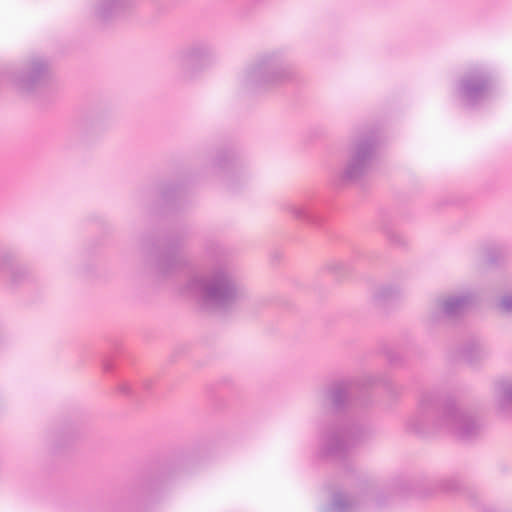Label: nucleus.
I'll use <instances>...</instances> for the list:
<instances>
[{
    "mask_svg": "<svg viewBox=\"0 0 512 512\" xmlns=\"http://www.w3.org/2000/svg\"><path fill=\"white\" fill-rule=\"evenodd\" d=\"M376 151V140L373 134L355 136L348 148V158L340 177L343 181H355L365 175L373 162Z\"/></svg>",
    "mask_w": 512,
    "mask_h": 512,
    "instance_id": "0eeeda50",
    "label": "nucleus"
},
{
    "mask_svg": "<svg viewBox=\"0 0 512 512\" xmlns=\"http://www.w3.org/2000/svg\"><path fill=\"white\" fill-rule=\"evenodd\" d=\"M498 307L501 311L512 314V289L501 296Z\"/></svg>",
    "mask_w": 512,
    "mask_h": 512,
    "instance_id": "412c9836",
    "label": "nucleus"
},
{
    "mask_svg": "<svg viewBox=\"0 0 512 512\" xmlns=\"http://www.w3.org/2000/svg\"><path fill=\"white\" fill-rule=\"evenodd\" d=\"M437 395L425 392L421 395L416 414L408 425L416 430L431 426L437 431L452 434L461 439H471L482 429L481 419L473 409L461 403L450 401L437 408Z\"/></svg>",
    "mask_w": 512,
    "mask_h": 512,
    "instance_id": "f03ea898",
    "label": "nucleus"
},
{
    "mask_svg": "<svg viewBox=\"0 0 512 512\" xmlns=\"http://www.w3.org/2000/svg\"><path fill=\"white\" fill-rule=\"evenodd\" d=\"M135 6V0H90L91 16L107 23L127 15Z\"/></svg>",
    "mask_w": 512,
    "mask_h": 512,
    "instance_id": "9d476101",
    "label": "nucleus"
},
{
    "mask_svg": "<svg viewBox=\"0 0 512 512\" xmlns=\"http://www.w3.org/2000/svg\"><path fill=\"white\" fill-rule=\"evenodd\" d=\"M183 291L208 310L229 311L249 297L247 287L226 262L217 261L193 272Z\"/></svg>",
    "mask_w": 512,
    "mask_h": 512,
    "instance_id": "f257e3e1",
    "label": "nucleus"
},
{
    "mask_svg": "<svg viewBox=\"0 0 512 512\" xmlns=\"http://www.w3.org/2000/svg\"><path fill=\"white\" fill-rule=\"evenodd\" d=\"M473 301L470 293H453L436 299L429 314L431 322H437L441 317L455 318L463 314Z\"/></svg>",
    "mask_w": 512,
    "mask_h": 512,
    "instance_id": "1a4fd4ad",
    "label": "nucleus"
},
{
    "mask_svg": "<svg viewBox=\"0 0 512 512\" xmlns=\"http://www.w3.org/2000/svg\"><path fill=\"white\" fill-rule=\"evenodd\" d=\"M13 258V254L7 251L0 254V272L12 263Z\"/></svg>",
    "mask_w": 512,
    "mask_h": 512,
    "instance_id": "4be33fe9",
    "label": "nucleus"
},
{
    "mask_svg": "<svg viewBox=\"0 0 512 512\" xmlns=\"http://www.w3.org/2000/svg\"><path fill=\"white\" fill-rule=\"evenodd\" d=\"M239 164L236 155L230 151H219L210 162V168L214 173L222 174L227 186H231L232 176Z\"/></svg>",
    "mask_w": 512,
    "mask_h": 512,
    "instance_id": "ddd939ff",
    "label": "nucleus"
},
{
    "mask_svg": "<svg viewBox=\"0 0 512 512\" xmlns=\"http://www.w3.org/2000/svg\"><path fill=\"white\" fill-rule=\"evenodd\" d=\"M494 408L499 416L512 419V376L494 383Z\"/></svg>",
    "mask_w": 512,
    "mask_h": 512,
    "instance_id": "f8f14e48",
    "label": "nucleus"
},
{
    "mask_svg": "<svg viewBox=\"0 0 512 512\" xmlns=\"http://www.w3.org/2000/svg\"><path fill=\"white\" fill-rule=\"evenodd\" d=\"M355 384L352 380H339L316 394L319 405L331 404L336 411L344 410L350 403Z\"/></svg>",
    "mask_w": 512,
    "mask_h": 512,
    "instance_id": "9b49d317",
    "label": "nucleus"
},
{
    "mask_svg": "<svg viewBox=\"0 0 512 512\" xmlns=\"http://www.w3.org/2000/svg\"><path fill=\"white\" fill-rule=\"evenodd\" d=\"M186 265L185 258L179 253H164L160 256L157 269L163 275H170L183 269Z\"/></svg>",
    "mask_w": 512,
    "mask_h": 512,
    "instance_id": "dca6fc26",
    "label": "nucleus"
},
{
    "mask_svg": "<svg viewBox=\"0 0 512 512\" xmlns=\"http://www.w3.org/2000/svg\"><path fill=\"white\" fill-rule=\"evenodd\" d=\"M460 354L465 361L474 365L485 359L489 352L483 341L471 338L462 344Z\"/></svg>",
    "mask_w": 512,
    "mask_h": 512,
    "instance_id": "2eb2a0df",
    "label": "nucleus"
},
{
    "mask_svg": "<svg viewBox=\"0 0 512 512\" xmlns=\"http://www.w3.org/2000/svg\"><path fill=\"white\" fill-rule=\"evenodd\" d=\"M31 278V271L26 266L15 267L10 275V282L12 285L18 286L27 282Z\"/></svg>",
    "mask_w": 512,
    "mask_h": 512,
    "instance_id": "6ab92c4d",
    "label": "nucleus"
},
{
    "mask_svg": "<svg viewBox=\"0 0 512 512\" xmlns=\"http://www.w3.org/2000/svg\"><path fill=\"white\" fill-rule=\"evenodd\" d=\"M458 486V482L454 479H445L441 482V487L446 491L455 490L458 488Z\"/></svg>",
    "mask_w": 512,
    "mask_h": 512,
    "instance_id": "b1692460",
    "label": "nucleus"
},
{
    "mask_svg": "<svg viewBox=\"0 0 512 512\" xmlns=\"http://www.w3.org/2000/svg\"><path fill=\"white\" fill-rule=\"evenodd\" d=\"M403 293V288L399 284L387 283L375 288L372 299L375 304L383 305L384 303L398 298Z\"/></svg>",
    "mask_w": 512,
    "mask_h": 512,
    "instance_id": "f3484780",
    "label": "nucleus"
},
{
    "mask_svg": "<svg viewBox=\"0 0 512 512\" xmlns=\"http://www.w3.org/2000/svg\"><path fill=\"white\" fill-rule=\"evenodd\" d=\"M51 78L50 61L43 56L28 58L22 67L10 75V83L21 95L35 96Z\"/></svg>",
    "mask_w": 512,
    "mask_h": 512,
    "instance_id": "423d86ee",
    "label": "nucleus"
},
{
    "mask_svg": "<svg viewBox=\"0 0 512 512\" xmlns=\"http://www.w3.org/2000/svg\"><path fill=\"white\" fill-rule=\"evenodd\" d=\"M492 85L493 78L488 68L484 65H475L460 77L457 92L464 103L475 105L488 96Z\"/></svg>",
    "mask_w": 512,
    "mask_h": 512,
    "instance_id": "6e6552de",
    "label": "nucleus"
},
{
    "mask_svg": "<svg viewBox=\"0 0 512 512\" xmlns=\"http://www.w3.org/2000/svg\"><path fill=\"white\" fill-rule=\"evenodd\" d=\"M344 262L340 260H331L327 263V269L333 272H340L344 269Z\"/></svg>",
    "mask_w": 512,
    "mask_h": 512,
    "instance_id": "5701e85b",
    "label": "nucleus"
},
{
    "mask_svg": "<svg viewBox=\"0 0 512 512\" xmlns=\"http://www.w3.org/2000/svg\"><path fill=\"white\" fill-rule=\"evenodd\" d=\"M485 258L491 264L498 263L503 258V251L496 246L487 247L485 249Z\"/></svg>",
    "mask_w": 512,
    "mask_h": 512,
    "instance_id": "aec40b11",
    "label": "nucleus"
},
{
    "mask_svg": "<svg viewBox=\"0 0 512 512\" xmlns=\"http://www.w3.org/2000/svg\"><path fill=\"white\" fill-rule=\"evenodd\" d=\"M215 51L206 41H194L179 49L172 57L180 76L191 81L207 70L215 62Z\"/></svg>",
    "mask_w": 512,
    "mask_h": 512,
    "instance_id": "39448f33",
    "label": "nucleus"
},
{
    "mask_svg": "<svg viewBox=\"0 0 512 512\" xmlns=\"http://www.w3.org/2000/svg\"><path fill=\"white\" fill-rule=\"evenodd\" d=\"M375 382H376V378H375V377H373V376H369V377L367 378V383H368L369 385H372V384H374Z\"/></svg>",
    "mask_w": 512,
    "mask_h": 512,
    "instance_id": "393cba45",
    "label": "nucleus"
},
{
    "mask_svg": "<svg viewBox=\"0 0 512 512\" xmlns=\"http://www.w3.org/2000/svg\"><path fill=\"white\" fill-rule=\"evenodd\" d=\"M296 73L287 63L283 48H271L257 53L240 74L241 86L251 92H264L291 83Z\"/></svg>",
    "mask_w": 512,
    "mask_h": 512,
    "instance_id": "7ed1b4c3",
    "label": "nucleus"
},
{
    "mask_svg": "<svg viewBox=\"0 0 512 512\" xmlns=\"http://www.w3.org/2000/svg\"><path fill=\"white\" fill-rule=\"evenodd\" d=\"M361 500L354 494L339 490L332 494L331 501L323 508V512H358Z\"/></svg>",
    "mask_w": 512,
    "mask_h": 512,
    "instance_id": "4468645a",
    "label": "nucleus"
},
{
    "mask_svg": "<svg viewBox=\"0 0 512 512\" xmlns=\"http://www.w3.org/2000/svg\"><path fill=\"white\" fill-rule=\"evenodd\" d=\"M369 436L368 427L358 421H343L327 426L320 434L322 455L341 457Z\"/></svg>",
    "mask_w": 512,
    "mask_h": 512,
    "instance_id": "20e7f679",
    "label": "nucleus"
},
{
    "mask_svg": "<svg viewBox=\"0 0 512 512\" xmlns=\"http://www.w3.org/2000/svg\"><path fill=\"white\" fill-rule=\"evenodd\" d=\"M290 213L298 220L311 225H318L320 218L310 203H295L289 206Z\"/></svg>",
    "mask_w": 512,
    "mask_h": 512,
    "instance_id": "a211bd4d",
    "label": "nucleus"
}]
</instances>
